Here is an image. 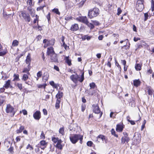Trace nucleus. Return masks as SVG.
I'll return each instance as SVG.
<instances>
[{
	"mask_svg": "<svg viewBox=\"0 0 154 154\" xmlns=\"http://www.w3.org/2000/svg\"><path fill=\"white\" fill-rule=\"evenodd\" d=\"M117 14L118 15H119L122 12V11L121 10L120 8H119L117 9Z\"/></svg>",
	"mask_w": 154,
	"mask_h": 154,
	"instance_id": "59",
	"label": "nucleus"
},
{
	"mask_svg": "<svg viewBox=\"0 0 154 154\" xmlns=\"http://www.w3.org/2000/svg\"><path fill=\"white\" fill-rule=\"evenodd\" d=\"M91 37L88 35H85V36L84 38L85 39H87L88 40H89L91 39Z\"/></svg>",
	"mask_w": 154,
	"mask_h": 154,
	"instance_id": "61",
	"label": "nucleus"
},
{
	"mask_svg": "<svg viewBox=\"0 0 154 154\" xmlns=\"http://www.w3.org/2000/svg\"><path fill=\"white\" fill-rule=\"evenodd\" d=\"M59 140V139L58 138L54 137L52 138V141L55 143L57 142Z\"/></svg>",
	"mask_w": 154,
	"mask_h": 154,
	"instance_id": "43",
	"label": "nucleus"
},
{
	"mask_svg": "<svg viewBox=\"0 0 154 154\" xmlns=\"http://www.w3.org/2000/svg\"><path fill=\"white\" fill-rule=\"evenodd\" d=\"M46 17L48 20L49 21L50 20V13H49L46 16Z\"/></svg>",
	"mask_w": 154,
	"mask_h": 154,
	"instance_id": "60",
	"label": "nucleus"
},
{
	"mask_svg": "<svg viewBox=\"0 0 154 154\" xmlns=\"http://www.w3.org/2000/svg\"><path fill=\"white\" fill-rule=\"evenodd\" d=\"M36 18L34 19L33 22L34 23H35L36 22V21H37V22H38V19L39 18V17L37 15H36L35 16Z\"/></svg>",
	"mask_w": 154,
	"mask_h": 154,
	"instance_id": "52",
	"label": "nucleus"
},
{
	"mask_svg": "<svg viewBox=\"0 0 154 154\" xmlns=\"http://www.w3.org/2000/svg\"><path fill=\"white\" fill-rule=\"evenodd\" d=\"M24 127L23 126H21L19 129L17 130V133H19L21 132L22 131L24 130Z\"/></svg>",
	"mask_w": 154,
	"mask_h": 154,
	"instance_id": "30",
	"label": "nucleus"
},
{
	"mask_svg": "<svg viewBox=\"0 0 154 154\" xmlns=\"http://www.w3.org/2000/svg\"><path fill=\"white\" fill-rule=\"evenodd\" d=\"M43 42L45 44L44 47L45 48L48 46L53 45L55 43V40L52 39L50 40H48L47 39H44L43 40Z\"/></svg>",
	"mask_w": 154,
	"mask_h": 154,
	"instance_id": "3",
	"label": "nucleus"
},
{
	"mask_svg": "<svg viewBox=\"0 0 154 154\" xmlns=\"http://www.w3.org/2000/svg\"><path fill=\"white\" fill-rule=\"evenodd\" d=\"M151 10L152 11H154V1L153 0L151 1Z\"/></svg>",
	"mask_w": 154,
	"mask_h": 154,
	"instance_id": "46",
	"label": "nucleus"
},
{
	"mask_svg": "<svg viewBox=\"0 0 154 154\" xmlns=\"http://www.w3.org/2000/svg\"><path fill=\"white\" fill-rule=\"evenodd\" d=\"M123 127L122 125L118 124L117 125L116 131L118 132H121L123 130Z\"/></svg>",
	"mask_w": 154,
	"mask_h": 154,
	"instance_id": "16",
	"label": "nucleus"
},
{
	"mask_svg": "<svg viewBox=\"0 0 154 154\" xmlns=\"http://www.w3.org/2000/svg\"><path fill=\"white\" fill-rule=\"evenodd\" d=\"M55 53L54 50L53 48L52 47H50L47 48V54L48 55H51Z\"/></svg>",
	"mask_w": 154,
	"mask_h": 154,
	"instance_id": "8",
	"label": "nucleus"
},
{
	"mask_svg": "<svg viewBox=\"0 0 154 154\" xmlns=\"http://www.w3.org/2000/svg\"><path fill=\"white\" fill-rule=\"evenodd\" d=\"M51 59L53 62H57V54L55 53L53 54L50 55Z\"/></svg>",
	"mask_w": 154,
	"mask_h": 154,
	"instance_id": "14",
	"label": "nucleus"
},
{
	"mask_svg": "<svg viewBox=\"0 0 154 154\" xmlns=\"http://www.w3.org/2000/svg\"><path fill=\"white\" fill-rule=\"evenodd\" d=\"M55 146L56 147H57L58 149H62L63 148V146L61 144V143L58 145H56Z\"/></svg>",
	"mask_w": 154,
	"mask_h": 154,
	"instance_id": "45",
	"label": "nucleus"
},
{
	"mask_svg": "<svg viewBox=\"0 0 154 154\" xmlns=\"http://www.w3.org/2000/svg\"><path fill=\"white\" fill-rule=\"evenodd\" d=\"M10 86V80H8L3 86V87L6 89L8 88Z\"/></svg>",
	"mask_w": 154,
	"mask_h": 154,
	"instance_id": "26",
	"label": "nucleus"
},
{
	"mask_svg": "<svg viewBox=\"0 0 154 154\" xmlns=\"http://www.w3.org/2000/svg\"><path fill=\"white\" fill-rule=\"evenodd\" d=\"M14 81L17 80L19 79V75L18 74H14Z\"/></svg>",
	"mask_w": 154,
	"mask_h": 154,
	"instance_id": "36",
	"label": "nucleus"
},
{
	"mask_svg": "<svg viewBox=\"0 0 154 154\" xmlns=\"http://www.w3.org/2000/svg\"><path fill=\"white\" fill-rule=\"evenodd\" d=\"M7 51L6 48H3L2 46L0 48V56H3L5 55L7 53Z\"/></svg>",
	"mask_w": 154,
	"mask_h": 154,
	"instance_id": "10",
	"label": "nucleus"
},
{
	"mask_svg": "<svg viewBox=\"0 0 154 154\" xmlns=\"http://www.w3.org/2000/svg\"><path fill=\"white\" fill-rule=\"evenodd\" d=\"M136 8L139 11H141L144 8L143 3L140 2V3L137 2Z\"/></svg>",
	"mask_w": 154,
	"mask_h": 154,
	"instance_id": "5",
	"label": "nucleus"
},
{
	"mask_svg": "<svg viewBox=\"0 0 154 154\" xmlns=\"http://www.w3.org/2000/svg\"><path fill=\"white\" fill-rule=\"evenodd\" d=\"M87 144L88 146H91L93 144V143L91 141H88L87 142Z\"/></svg>",
	"mask_w": 154,
	"mask_h": 154,
	"instance_id": "58",
	"label": "nucleus"
},
{
	"mask_svg": "<svg viewBox=\"0 0 154 154\" xmlns=\"http://www.w3.org/2000/svg\"><path fill=\"white\" fill-rule=\"evenodd\" d=\"M140 83V82L139 80H135L133 82L134 86L136 87L139 86Z\"/></svg>",
	"mask_w": 154,
	"mask_h": 154,
	"instance_id": "20",
	"label": "nucleus"
},
{
	"mask_svg": "<svg viewBox=\"0 0 154 154\" xmlns=\"http://www.w3.org/2000/svg\"><path fill=\"white\" fill-rule=\"evenodd\" d=\"M89 86L90 87V89L94 88L96 86V85L94 83L92 82L90 84Z\"/></svg>",
	"mask_w": 154,
	"mask_h": 154,
	"instance_id": "38",
	"label": "nucleus"
},
{
	"mask_svg": "<svg viewBox=\"0 0 154 154\" xmlns=\"http://www.w3.org/2000/svg\"><path fill=\"white\" fill-rule=\"evenodd\" d=\"M45 138V135L43 132L42 131L40 136V138L42 139H44Z\"/></svg>",
	"mask_w": 154,
	"mask_h": 154,
	"instance_id": "55",
	"label": "nucleus"
},
{
	"mask_svg": "<svg viewBox=\"0 0 154 154\" xmlns=\"http://www.w3.org/2000/svg\"><path fill=\"white\" fill-rule=\"evenodd\" d=\"M140 138L139 136H138L136 139L134 138V143L136 144H139L140 142Z\"/></svg>",
	"mask_w": 154,
	"mask_h": 154,
	"instance_id": "27",
	"label": "nucleus"
},
{
	"mask_svg": "<svg viewBox=\"0 0 154 154\" xmlns=\"http://www.w3.org/2000/svg\"><path fill=\"white\" fill-rule=\"evenodd\" d=\"M70 79L74 83L77 82L78 79L79 78L78 75L77 74H73L70 77Z\"/></svg>",
	"mask_w": 154,
	"mask_h": 154,
	"instance_id": "6",
	"label": "nucleus"
},
{
	"mask_svg": "<svg viewBox=\"0 0 154 154\" xmlns=\"http://www.w3.org/2000/svg\"><path fill=\"white\" fill-rule=\"evenodd\" d=\"M83 137L82 135L79 134H75L71 135L70 137V139L71 141L73 144L75 143L79 140H80V143H82Z\"/></svg>",
	"mask_w": 154,
	"mask_h": 154,
	"instance_id": "1",
	"label": "nucleus"
},
{
	"mask_svg": "<svg viewBox=\"0 0 154 154\" xmlns=\"http://www.w3.org/2000/svg\"><path fill=\"white\" fill-rule=\"evenodd\" d=\"M65 19L66 20L69 21L72 20V17H67L65 18Z\"/></svg>",
	"mask_w": 154,
	"mask_h": 154,
	"instance_id": "56",
	"label": "nucleus"
},
{
	"mask_svg": "<svg viewBox=\"0 0 154 154\" xmlns=\"http://www.w3.org/2000/svg\"><path fill=\"white\" fill-rule=\"evenodd\" d=\"M22 112L24 115H26L27 114V111L25 109L23 110Z\"/></svg>",
	"mask_w": 154,
	"mask_h": 154,
	"instance_id": "64",
	"label": "nucleus"
},
{
	"mask_svg": "<svg viewBox=\"0 0 154 154\" xmlns=\"http://www.w3.org/2000/svg\"><path fill=\"white\" fill-rule=\"evenodd\" d=\"M62 46L64 47L66 50H67L69 48V46H68L67 45L65 44V42L63 43Z\"/></svg>",
	"mask_w": 154,
	"mask_h": 154,
	"instance_id": "54",
	"label": "nucleus"
},
{
	"mask_svg": "<svg viewBox=\"0 0 154 154\" xmlns=\"http://www.w3.org/2000/svg\"><path fill=\"white\" fill-rule=\"evenodd\" d=\"M17 86L20 90H21L22 89V85L20 83H17Z\"/></svg>",
	"mask_w": 154,
	"mask_h": 154,
	"instance_id": "51",
	"label": "nucleus"
},
{
	"mask_svg": "<svg viewBox=\"0 0 154 154\" xmlns=\"http://www.w3.org/2000/svg\"><path fill=\"white\" fill-rule=\"evenodd\" d=\"M91 29H93L94 28V26L93 24L91 23H89L88 21V23L86 24Z\"/></svg>",
	"mask_w": 154,
	"mask_h": 154,
	"instance_id": "34",
	"label": "nucleus"
},
{
	"mask_svg": "<svg viewBox=\"0 0 154 154\" xmlns=\"http://www.w3.org/2000/svg\"><path fill=\"white\" fill-rule=\"evenodd\" d=\"M91 21L95 25L98 26L100 24L99 22L97 20H92Z\"/></svg>",
	"mask_w": 154,
	"mask_h": 154,
	"instance_id": "47",
	"label": "nucleus"
},
{
	"mask_svg": "<svg viewBox=\"0 0 154 154\" xmlns=\"http://www.w3.org/2000/svg\"><path fill=\"white\" fill-rule=\"evenodd\" d=\"M6 111L7 113H8L10 112V104H7L6 109Z\"/></svg>",
	"mask_w": 154,
	"mask_h": 154,
	"instance_id": "49",
	"label": "nucleus"
},
{
	"mask_svg": "<svg viewBox=\"0 0 154 154\" xmlns=\"http://www.w3.org/2000/svg\"><path fill=\"white\" fill-rule=\"evenodd\" d=\"M46 86V84H44L42 85H37L38 87L39 88H45Z\"/></svg>",
	"mask_w": 154,
	"mask_h": 154,
	"instance_id": "37",
	"label": "nucleus"
},
{
	"mask_svg": "<svg viewBox=\"0 0 154 154\" xmlns=\"http://www.w3.org/2000/svg\"><path fill=\"white\" fill-rule=\"evenodd\" d=\"M141 44L142 45V46H144V47H146L148 46V45L145 42L143 41L141 42Z\"/></svg>",
	"mask_w": 154,
	"mask_h": 154,
	"instance_id": "44",
	"label": "nucleus"
},
{
	"mask_svg": "<svg viewBox=\"0 0 154 154\" xmlns=\"http://www.w3.org/2000/svg\"><path fill=\"white\" fill-rule=\"evenodd\" d=\"M111 134L112 135H114L116 137H118V135L116 134V132L113 129H112L111 130Z\"/></svg>",
	"mask_w": 154,
	"mask_h": 154,
	"instance_id": "42",
	"label": "nucleus"
},
{
	"mask_svg": "<svg viewBox=\"0 0 154 154\" xmlns=\"http://www.w3.org/2000/svg\"><path fill=\"white\" fill-rule=\"evenodd\" d=\"M63 94L62 92L59 91L58 93L56 95V97L57 99L60 100V99L62 98Z\"/></svg>",
	"mask_w": 154,
	"mask_h": 154,
	"instance_id": "18",
	"label": "nucleus"
},
{
	"mask_svg": "<svg viewBox=\"0 0 154 154\" xmlns=\"http://www.w3.org/2000/svg\"><path fill=\"white\" fill-rule=\"evenodd\" d=\"M99 9L97 8H94L88 11V16L90 19L95 17L99 14Z\"/></svg>",
	"mask_w": 154,
	"mask_h": 154,
	"instance_id": "2",
	"label": "nucleus"
},
{
	"mask_svg": "<svg viewBox=\"0 0 154 154\" xmlns=\"http://www.w3.org/2000/svg\"><path fill=\"white\" fill-rule=\"evenodd\" d=\"M52 11L58 15H60V13L59 12L58 9L57 8H54L52 10Z\"/></svg>",
	"mask_w": 154,
	"mask_h": 154,
	"instance_id": "40",
	"label": "nucleus"
},
{
	"mask_svg": "<svg viewBox=\"0 0 154 154\" xmlns=\"http://www.w3.org/2000/svg\"><path fill=\"white\" fill-rule=\"evenodd\" d=\"M31 62V59L30 55L29 54L26 57V62L27 64H28V65L30 66Z\"/></svg>",
	"mask_w": 154,
	"mask_h": 154,
	"instance_id": "23",
	"label": "nucleus"
},
{
	"mask_svg": "<svg viewBox=\"0 0 154 154\" xmlns=\"http://www.w3.org/2000/svg\"><path fill=\"white\" fill-rule=\"evenodd\" d=\"M45 6H40L37 8V10L38 11H39L40 10H43V11H44V10H43V8L44 7H45Z\"/></svg>",
	"mask_w": 154,
	"mask_h": 154,
	"instance_id": "50",
	"label": "nucleus"
},
{
	"mask_svg": "<svg viewBox=\"0 0 154 154\" xmlns=\"http://www.w3.org/2000/svg\"><path fill=\"white\" fill-rule=\"evenodd\" d=\"M59 132L60 134L63 135L64 134V128H62L60 129Z\"/></svg>",
	"mask_w": 154,
	"mask_h": 154,
	"instance_id": "41",
	"label": "nucleus"
},
{
	"mask_svg": "<svg viewBox=\"0 0 154 154\" xmlns=\"http://www.w3.org/2000/svg\"><path fill=\"white\" fill-rule=\"evenodd\" d=\"M30 66L29 65H28V68H25L24 69L23 71V72L24 73H27L28 74L29 73V71L30 70Z\"/></svg>",
	"mask_w": 154,
	"mask_h": 154,
	"instance_id": "28",
	"label": "nucleus"
},
{
	"mask_svg": "<svg viewBox=\"0 0 154 154\" xmlns=\"http://www.w3.org/2000/svg\"><path fill=\"white\" fill-rule=\"evenodd\" d=\"M40 145L41 146V147L42 149H44L46 147L47 143L45 140H42L40 142Z\"/></svg>",
	"mask_w": 154,
	"mask_h": 154,
	"instance_id": "17",
	"label": "nucleus"
},
{
	"mask_svg": "<svg viewBox=\"0 0 154 154\" xmlns=\"http://www.w3.org/2000/svg\"><path fill=\"white\" fill-rule=\"evenodd\" d=\"M50 84L52 86V87L56 89H57L58 88V86L56 84H55L54 82L53 81H51L50 82Z\"/></svg>",
	"mask_w": 154,
	"mask_h": 154,
	"instance_id": "29",
	"label": "nucleus"
},
{
	"mask_svg": "<svg viewBox=\"0 0 154 154\" xmlns=\"http://www.w3.org/2000/svg\"><path fill=\"white\" fill-rule=\"evenodd\" d=\"M100 138L102 140L103 142H104L105 143L107 142V139L105 137L102 135H100L97 137V140H98V139Z\"/></svg>",
	"mask_w": 154,
	"mask_h": 154,
	"instance_id": "15",
	"label": "nucleus"
},
{
	"mask_svg": "<svg viewBox=\"0 0 154 154\" xmlns=\"http://www.w3.org/2000/svg\"><path fill=\"white\" fill-rule=\"evenodd\" d=\"M66 62L68 64V65L70 66L71 65V60L69 58V57H65Z\"/></svg>",
	"mask_w": 154,
	"mask_h": 154,
	"instance_id": "19",
	"label": "nucleus"
},
{
	"mask_svg": "<svg viewBox=\"0 0 154 154\" xmlns=\"http://www.w3.org/2000/svg\"><path fill=\"white\" fill-rule=\"evenodd\" d=\"M28 78V76L26 74H24L23 75L22 79L24 81H26Z\"/></svg>",
	"mask_w": 154,
	"mask_h": 154,
	"instance_id": "35",
	"label": "nucleus"
},
{
	"mask_svg": "<svg viewBox=\"0 0 154 154\" xmlns=\"http://www.w3.org/2000/svg\"><path fill=\"white\" fill-rule=\"evenodd\" d=\"M28 9L29 12V13L30 14L31 16L32 17H34L35 15V11L34 10H33L31 8H28Z\"/></svg>",
	"mask_w": 154,
	"mask_h": 154,
	"instance_id": "25",
	"label": "nucleus"
},
{
	"mask_svg": "<svg viewBox=\"0 0 154 154\" xmlns=\"http://www.w3.org/2000/svg\"><path fill=\"white\" fill-rule=\"evenodd\" d=\"M76 20L79 22H82L85 24L88 23V22L87 18L86 16H82L77 17Z\"/></svg>",
	"mask_w": 154,
	"mask_h": 154,
	"instance_id": "4",
	"label": "nucleus"
},
{
	"mask_svg": "<svg viewBox=\"0 0 154 154\" xmlns=\"http://www.w3.org/2000/svg\"><path fill=\"white\" fill-rule=\"evenodd\" d=\"M42 75V72L41 71H39L37 74V78L36 79L37 80H38L39 78L41 77Z\"/></svg>",
	"mask_w": 154,
	"mask_h": 154,
	"instance_id": "33",
	"label": "nucleus"
},
{
	"mask_svg": "<svg viewBox=\"0 0 154 154\" xmlns=\"http://www.w3.org/2000/svg\"><path fill=\"white\" fill-rule=\"evenodd\" d=\"M3 17L5 18H7V16H8L6 12H5L4 10L3 11Z\"/></svg>",
	"mask_w": 154,
	"mask_h": 154,
	"instance_id": "57",
	"label": "nucleus"
},
{
	"mask_svg": "<svg viewBox=\"0 0 154 154\" xmlns=\"http://www.w3.org/2000/svg\"><path fill=\"white\" fill-rule=\"evenodd\" d=\"M34 118L36 120H39L41 118V113L39 111H37L33 114Z\"/></svg>",
	"mask_w": 154,
	"mask_h": 154,
	"instance_id": "12",
	"label": "nucleus"
},
{
	"mask_svg": "<svg viewBox=\"0 0 154 154\" xmlns=\"http://www.w3.org/2000/svg\"><path fill=\"white\" fill-rule=\"evenodd\" d=\"M16 111V110L14 108H13L10 106V116H13Z\"/></svg>",
	"mask_w": 154,
	"mask_h": 154,
	"instance_id": "22",
	"label": "nucleus"
},
{
	"mask_svg": "<svg viewBox=\"0 0 154 154\" xmlns=\"http://www.w3.org/2000/svg\"><path fill=\"white\" fill-rule=\"evenodd\" d=\"M18 42L17 40H14L12 42V46L14 47L18 45Z\"/></svg>",
	"mask_w": 154,
	"mask_h": 154,
	"instance_id": "32",
	"label": "nucleus"
},
{
	"mask_svg": "<svg viewBox=\"0 0 154 154\" xmlns=\"http://www.w3.org/2000/svg\"><path fill=\"white\" fill-rule=\"evenodd\" d=\"M21 15L25 20L26 21L28 22L30 21L31 19L28 14H26L23 12H22Z\"/></svg>",
	"mask_w": 154,
	"mask_h": 154,
	"instance_id": "9",
	"label": "nucleus"
},
{
	"mask_svg": "<svg viewBox=\"0 0 154 154\" xmlns=\"http://www.w3.org/2000/svg\"><path fill=\"white\" fill-rule=\"evenodd\" d=\"M5 100V96H0V106L3 103Z\"/></svg>",
	"mask_w": 154,
	"mask_h": 154,
	"instance_id": "21",
	"label": "nucleus"
},
{
	"mask_svg": "<svg viewBox=\"0 0 154 154\" xmlns=\"http://www.w3.org/2000/svg\"><path fill=\"white\" fill-rule=\"evenodd\" d=\"M130 140V138L126 136L123 137L121 139V143L122 144H124L125 142L128 143Z\"/></svg>",
	"mask_w": 154,
	"mask_h": 154,
	"instance_id": "11",
	"label": "nucleus"
},
{
	"mask_svg": "<svg viewBox=\"0 0 154 154\" xmlns=\"http://www.w3.org/2000/svg\"><path fill=\"white\" fill-rule=\"evenodd\" d=\"M93 112L95 113L98 114L100 112V108L97 104L93 105Z\"/></svg>",
	"mask_w": 154,
	"mask_h": 154,
	"instance_id": "7",
	"label": "nucleus"
},
{
	"mask_svg": "<svg viewBox=\"0 0 154 154\" xmlns=\"http://www.w3.org/2000/svg\"><path fill=\"white\" fill-rule=\"evenodd\" d=\"M27 149H29L30 150L33 149V148L29 144H28L26 147Z\"/></svg>",
	"mask_w": 154,
	"mask_h": 154,
	"instance_id": "53",
	"label": "nucleus"
},
{
	"mask_svg": "<svg viewBox=\"0 0 154 154\" xmlns=\"http://www.w3.org/2000/svg\"><path fill=\"white\" fill-rule=\"evenodd\" d=\"M79 29V27L78 24L75 23L72 25L70 29L72 31H75L78 30Z\"/></svg>",
	"mask_w": 154,
	"mask_h": 154,
	"instance_id": "13",
	"label": "nucleus"
},
{
	"mask_svg": "<svg viewBox=\"0 0 154 154\" xmlns=\"http://www.w3.org/2000/svg\"><path fill=\"white\" fill-rule=\"evenodd\" d=\"M84 79V73L83 72L81 75V77L80 79L79 80V81L81 82H82Z\"/></svg>",
	"mask_w": 154,
	"mask_h": 154,
	"instance_id": "39",
	"label": "nucleus"
},
{
	"mask_svg": "<svg viewBox=\"0 0 154 154\" xmlns=\"http://www.w3.org/2000/svg\"><path fill=\"white\" fill-rule=\"evenodd\" d=\"M60 100L57 99L56 102L55 106L57 109L58 108L60 107Z\"/></svg>",
	"mask_w": 154,
	"mask_h": 154,
	"instance_id": "31",
	"label": "nucleus"
},
{
	"mask_svg": "<svg viewBox=\"0 0 154 154\" xmlns=\"http://www.w3.org/2000/svg\"><path fill=\"white\" fill-rule=\"evenodd\" d=\"M128 118H129V116H127V117L128 121L132 125H134L135 124V123L134 121L130 120V119H128Z\"/></svg>",
	"mask_w": 154,
	"mask_h": 154,
	"instance_id": "48",
	"label": "nucleus"
},
{
	"mask_svg": "<svg viewBox=\"0 0 154 154\" xmlns=\"http://www.w3.org/2000/svg\"><path fill=\"white\" fill-rule=\"evenodd\" d=\"M142 64H137L135 66V68L136 70L140 71L141 69Z\"/></svg>",
	"mask_w": 154,
	"mask_h": 154,
	"instance_id": "24",
	"label": "nucleus"
},
{
	"mask_svg": "<svg viewBox=\"0 0 154 154\" xmlns=\"http://www.w3.org/2000/svg\"><path fill=\"white\" fill-rule=\"evenodd\" d=\"M43 112L44 113V114L45 115H46L47 114V110L44 109H43Z\"/></svg>",
	"mask_w": 154,
	"mask_h": 154,
	"instance_id": "63",
	"label": "nucleus"
},
{
	"mask_svg": "<svg viewBox=\"0 0 154 154\" xmlns=\"http://www.w3.org/2000/svg\"><path fill=\"white\" fill-rule=\"evenodd\" d=\"M5 91L4 87H3L2 88H0V93H3Z\"/></svg>",
	"mask_w": 154,
	"mask_h": 154,
	"instance_id": "62",
	"label": "nucleus"
}]
</instances>
